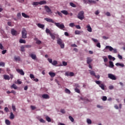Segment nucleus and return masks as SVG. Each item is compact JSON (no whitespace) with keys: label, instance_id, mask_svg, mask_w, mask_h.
I'll list each match as a JSON object with an SVG mask.
<instances>
[{"label":"nucleus","instance_id":"obj_1","mask_svg":"<svg viewBox=\"0 0 125 125\" xmlns=\"http://www.w3.org/2000/svg\"><path fill=\"white\" fill-rule=\"evenodd\" d=\"M57 42L58 44H59L61 46V48H64L65 47V44L63 42V41L61 40V39L59 38L57 40Z\"/></svg>","mask_w":125,"mask_h":125},{"label":"nucleus","instance_id":"obj_2","mask_svg":"<svg viewBox=\"0 0 125 125\" xmlns=\"http://www.w3.org/2000/svg\"><path fill=\"white\" fill-rule=\"evenodd\" d=\"M84 14V13L83 11H80L77 16V17L78 19H80V20H83V19H84V16L83 15Z\"/></svg>","mask_w":125,"mask_h":125},{"label":"nucleus","instance_id":"obj_3","mask_svg":"<svg viewBox=\"0 0 125 125\" xmlns=\"http://www.w3.org/2000/svg\"><path fill=\"white\" fill-rule=\"evenodd\" d=\"M55 25L58 27V28H59L61 29V30H63L65 28V25L63 24V23L60 24L59 22H55Z\"/></svg>","mask_w":125,"mask_h":125},{"label":"nucleus","instance_id":"obj_4","mask_svg":"<svg viewBox=\"0 0 125 125\" xmlns=\"http://www.w3.org/2000/svg\"><path fill=\"white\" fill-rule=\"evenodd\" d=\"M21 35L22 39H26L27 38V31L26 29L23 28L21 31Z\"/></svg>","mask_w":125,"mask_h":125},{"label":"nucleus","instance_id":"obj_5","mask_svg":"<svg viewBox=\"0 0 125 125\" xmlns=\"http://www.w3.org/2000/svg\"><path fill=\"white\" fill-rule=\"evenodd\" d=\"M105 49H109V51H112V50H113L114 53H117V52H118L117 49H114L111 46H106Z\"/></svg>","mask_w":125,"mask_h":125},{"label":"nucleus","instance_id":"obj_6","mask_svg":"<svg viewBox=\"0 0 125 125\" xmlns=\"http://www.w3.org/2000/svg\"><path fill=\"white\" fill-rule=\"evenodd\" d=\"M108 77L109 79H110V80H112V81H116V80H117V77L111 73L108 74Z\"/></svg>","mask_w":125,"mask_h":125},{"label":"nucleus","instance_id":"obj_7","mask_svg":"<svg viewBox=\"0 0 125 125\" xmlns=\"http://www.w3.org/2000/svg\"><path fill=\"white\" fill-rule=\"evenodd\" d=\"M44 20H45L47 22H49V23H53V24L55 23V21H53L52 19H50L48 18H45L44 19Z\"/></svg>","mask_w":125,"mask_h":125},{"label":"nucleus","instance_id":"obj_8","mask_svg":"<svg viewBox=\"0 0 125 125\" xmlns=\"http://www.w3.org/2000/svg\"><path fill=\"white\" fill-rule=\"evenodd\" d=\"M16 71L19 74H20L21 76H24L25 75V73L23 71L22 69H17Z\"/></svg>","mask_w":125,"mask_h":125},{"label":"nucleus","instance_id":"obj_9","mask_svg":"<svg viewBox=\"0 0 125 125\" xmlns=\"http://www.w3.org/2000/svg\"><path fill=\"white\" fill-rule=\"evenodd\" d=\"M44 9L45 10H46V12H47V13H51V9H50V8H49V7H48V6L45 5L44 6Z\"/></svg>","mask_w":125,"mask_h":125},{"label":"nucleus","instance_id":"obj_10","mask_svg":"<svg viewBox=\"0 0 125 125\" xmlns=\"http://www.w3.org/2000/svg\"><path fill=\"white\" fill-rule=\"evenodd\" d=\"M11 33L12 36H16L17 35H18V32H17V31L15 30L14 29H11Z\"/></svg>","mask_w":125,"mask_h":125},{"label":"nucleus","instance_id":"obj_11","mask_svg":"<svg viewBox=\"0 0 125 125\" xmlns=\"http://www.w3.org/2000/svg\"><path fill=\"white\" fill-rule=\"evenodd\" d=\"M65 76L67 77H73L74 76V73L73 72H66L65 74Z\"/></svg>","mask_w":125,"mask_h":125},{"label":"nucleus","instance_id":"obj_12","mask_svg":"<svg viewBox=\"0 0 125 125\" xmlns=\"http://www.w3.org/2000/svg\"><path fill=\"white\" fill-rule=\"evenodd\" d=\"M29 56L33 60H37V55L36 54H29Z\"/></svg>","mask_w":125,"mask_h":125},{"label":"nucleus","instance_id":"obj_13","mask_svg":"<svg viewBox=\"0 0 125 125\" xmlns=\"http://www.w3.org/2000/svg\"><path fill=\"white\" fill-rule=\"evenodd\" d=\"M42 97L44 99H49L50 98L49 96L47 94H43L42 95Z\"/></svg>","mask_w":125,"mask_h":125},{"label":"nucleus","instance_id":"obj_14","mask_svg":"<svg viewBox=\"0 0 125 125\" xmlns=\"http://www.w3.org/2000/svg\"><path fill=\"white\" fill-rule=\"evenodd\" d=\"M86 28H87V30L88 31V32H92V29L91 28V27H90V25L89 24L87 25Z\"/></svg>","mask_w":125,"mask_h":125},{"label":"nucleus","instance_id":"obj_15","mask_svg":"<svg viewBox=\"0 0 125 125\" xmlns=\"http://www.w3.org/2000/svg\"><path fill=\"white\" fill-rule=\"evenodd\" d=\"M91 62H92V59H91V58H87V63H88V64H90V63H91Z\"/></svg>","mask_w":125,"mask_h":125},{"label":"nucleus","instance_id":"obj_16","mask_svg":"<svg viewBox=\"0 0 125 125\" xmlns=\"http://www.w3.org/2000/svg\"><path fill=\"white\" fill-rule=\"evenodd\" d=\"M49 75L50 76L51 78H54L56 76V74L54 72H49Z\"/></svg>","mask_w":125,"mask_h":125},{"label":"nucleus","instance_id":"obj_17","mask_svg":"<svg viewBox=\"0 0 125 125\" xmlns=\"http://www.w3.org/2000/svg\"><path fill=\"white\" fill-rule=\"evenodd\" d=\"M22 16L24 17V18H30V16H28V15L25 14V13H21Z\"/></svg>","mask_w":125,"mask_h":125},{"label":"nucleus","instance_id":"obj_18","mask_svg":"<svg viewBox=\"0 0 125 125\" xmlns=\"http://www.w3.org/2000/svg\"><path fill=\"white\" fill-rule=\"evenodd\" d=\"M61 13H62L64 15H68L69 13H68V11L66 10H63L61 11Z\"/></svg>","mask_w":125,"mask_h":125},{"label":"nucleus","instance_id":"obj_19","mask_svg":"<svg viewBox=\"0 0 125 125\" xmlns=\"http://www.w3.org/2000/svg\"><path fill=\"white\" fill-rule=\"evenodd\" d=\"M3 78L4 80H7L8 81H9L10 80V77L8 75H4L3 76Z\"/></svg>","mask_w":125,"mask_h":125},{"label":"nucleus","instance_id":"obj_20","mask_svg":"<svg viewBox=\"0 0 125 125\" xmlns=\"http://www.w3.org/2000/svg\"><path fill=\"white\" fill-rule=\"evenodd\" d=\"M37 26L39 27V28H41V29H43L44 28V25L41 23H38Z\"/></svg>","mask_w":125,"mask_h":125},{"label":"nucleus","instance_id":"obj_21","mask_svg":"<svg viewBox=\"0 0 125 125\" xmlns=\"http://www.w3.org/2000/svg\"><path fill=\"white\" fill-rule=\"evenodd\" d=\"M47 2L45 0H42L39 2V4L40 5H42V4H46Z\"/></svg>","mask_w":125,"mask_h":125},{"label":"nucleus","instance_id":"obj_22","mask_svg":"<svg viewBox=\"0 0 125 125\" xmlns=\"http://www.w3.org/2000/svg\"><path fill=\"white\" fill-rule=\"evenodd\" d=\"M51 39L53 40H55V34L54 33H50V34Z\"/></svg>","mask_w":125,"mask_h":125},{"label":"nucleus","instance_id":"obj_23","mask_svg":"<svg viewBox=\"0 0 125 125\" xmlns=\"http://www.w3.org/2000/svg\"><path fill=\"white\" fill-rule=\"evenodd\" d=\"M116 66L117 67H119V66H120V67H125V64L123 63H116L115 64Z\"/></svg>","mask_w":125,"mask_h":125},{"label":"nucleus","instance_id":"obj_24","mask_svg":"<svg viewBox=\"0 0 125 125\" xmlns=\"http://www.w3.org/2000/svg\"><path fill=\"white\" fill-rule=\"evenodd\" d=\"M89 72H90V74L91 76H95V72L93 70H89Z\"/></svg>","mask_w":125,"mask_h":125},{"label":"nucleus","instance_id":"obj_25","mask_svg":"<svg viewBox=\"0 0 125 125\" xmlns=\"http://www.w3.org/2000/svg\"><path fill=\"white\" fill-rule=\"evenodd\" d=\"M14 118H15L14 114H13V113L11 112L10 113V119L11 120H13V119H14Z\"/></svg>","mask_w":125,"mask_h":125},{"label":"nucleus","instance_id":"obj_26","mask_svg":"<svg viewBox=\"0 0 125 125\" xmlns=\"http://www.w3.org/2000/svg\"><path fill=\"white\" fill-rule=\"evenodd\" d=\"M87 3H96V1L93 0H88Z\"/></svg>","mask_w":125,"mask_h":125},{"label":"nucleus","instance_id":"obj_27","mask_svg":"<svg viewBox=\"0 0 125 125\" xmlns=\"http://www.w3.org/2000/svg\"><path fill=\"white\" fill-rule=\"evenodd\" d=\"M103 58L104 59V63H107V62H108V58L107 57H106L105 56H104L103 57Z\"/></svg>","mask_w":125,"mask_h":125},{"label":"nucleus","instance_id":"obj_28","mask_svg":"<svg viewBox=\"0 0 125 125\" xmlns=\"http://www.w3.org/2000/svg\"><path fill=\"white\" fill-rule=\"evenodd\" d=\"M11 88H14V89H17V88H18V87L15 84H13V85H12Z\"/></svg>","mask_w":125,"mask_h":125},{"label":"nucleus","instance_id":"obj_29","mask_svg":"<svg viewBox=\"0 0 125 125\" xmlns=\"http://www.w3.org/2000/svg\"><path fill=\"white\" fill-rule=\"evenodd\" d=\"M99 86L103 89V90H105V85H104V84H101L99 85Z\"/></svg>","mask_w":125,"mask_h":125},{"label":"nucleus","instance_id":"obj_30","mask_svg":"<svg viewBox=\"0 0 125 125\" xmlns=\"http://www.w3.org/2000/svg\"><path fill=\"white\" fill-rule=\"evenodd\" d=\"M14 59L15 61H20L21 60V59L20 58V57H14Z\"/></svg>","mask_w":125,"mask_h":125},{"label":"nucleus","instance_id":"obj_31","mask_svg":"<svg viewBox=\"0 0 125 125\" xmlns=\"http://www.w3.org/2000/svg\"><path fill=\"white\" fill-rule=\"evenodd\" d=\"M114 63H113V62L110 61L109 62V67L110 68H113L114 67Z\"/></svg>","mask_w":125,"mask_h":125},{"label":"nucleus","instance_id":"obj_32","mask_svg":"<svg viewBox=\"0 0 125 125\" xmlns=\"http://www.w3.org/2000/svg\"><path fill=\"white\" fill-rule=\"evenodd\" d=\"M45 119L46 121L48 122V123H50V122H51V119H50L49 117L47 116H46Z\"/></svg>","mask_w":125,"mask_h":125},{"label":"nucleus","instance_id":"obj_33","mask_svg":"<svg viewBox=\"0 0 125 125\" xmlns=\"http://www.w3.org/2000/svg\"><path fill=\"white\" fill-rule=\"evenodd\" d=\"M69 4H70V6H72V7H76V6H77L76 5V4H75V3H74L72 2H70Z\"/></svg>","mask_w":125,"mask_h":125},{"label":"nucleus","instance_id":"obj_34","mask_svg":"<svg viewBox=\"0 0 125 125\" xmlns=\"http://www.w3.org/2000/svg\"><path fill=\"white\" fill-rule=\"evenodd\" d=\"M19 42L20 43H26V41L25 40L20 39Z\"/></svg>","mask_w":125,"mask_h":125},{"label":"nucleus","instance_id":"obj_35","mask_svg":"<svg viewBox=\"0 0 125 125\" xmlns=\"http://www.w3.org/2000/svg\"><path fill=\"white\" fill-rule=\"evenodd\" d=\"M25 46H21V51H22V52H24L25 51Z\"/></svg>","mask_w":125,"mask_h":125},{"label":"nucleus","instance_id":"obj_36","mask_svg":"<svg viewBox=\"0 0 125 125\" xmlns=\"http://www.w3.org/2000/svg\"><path fill=\"white\" fill-rule=\"evenodd\" d=\"M40 4V2H33L32 3L33 5H35L36 6L39 5Z\"/></svg>","mask_w":125,"mask_h":125},{"label":"nucleus","instance_id":"obj_37","mask_svg":"<svg viewBox=\"0 0 125 125\" xmlns=\"http://www.w3.org/2000/svg\"><path fill=\"white\" fill-rule=\"evenodd\" d=\"M65 93H67L68 94H70V93H71V91H70V90H69L68 89L66 88L65 89Z\"/></svg>","mask_w":125,"mask_h":125},{"label":"nucleus","instance_id":"obj_38","mask_svg":"<svg viewBox=\"0 0 125 125\" xmlns=\"http://www.w3.org/2000/svg\"><path fill=\"white\" fill-rule=\"evenodd\" d=\"M45 32L46 34H49V35L51 34V32H50V30H49L48 28L46 29Z\"/></svg>","mask_w":125,"mask_h":125},{"label":"nucleus","instance_id":"obj_39","mask_svg":"<svg viewBox=\"0 0 125 125\" xmlns=\"http://www.w3.org/2000/svg\"><path fill=\"white\" fill-rule=\"evenodd\" d=\"M5 124L7 125H10V121H9V120L6 119L5 120Z\"/></svg>","mask_w":125,"mask_h":125},{"label":"nucleus","instance_id":"obj_40","mask_svg":"<svg viewBox=\"0 0 125 125\" xmlns=\"http://www.w3.org/2000/svg\"><path fill=\"white\" fill-rule=\"evenodd\" d=\"M75 90L76 92H77V93H80L81 92V91L80 89H79V88H78V87L75 88Z\"/></svg>","mask_w":125,"mask_h":125},{"label":"nucleus","instance_id":"obj_41","mask_svg":"<svg viewBox=\"0 0 125 125\" xmlns=\"http://www.w3.org/2000/svg\"><path fill=\"white\" fill-rule=\"evenodd\" d=\"M69 119L71 121V122H72V123L74 122V118L72 116H69Z\"/></svg>","mask_w":125,"mask_h":125},{"label":"nucleus","instance_id":"obj_42","mask_svg":"<svg viewBox=\"0 0 125 125\" xmlns=\"http://www.w3.org/2000/svg\"><path fill=\"white\" fill-rule=\"evenodd\" d=\"M87 124H88V125H91V123H92L91 120H90L89 119H87Z\"/></svg>","mask_w":125,"mask_h":125},{"label":"nucleus","instance_id":"obj_43","mask_svg":"<svg viewBox=\"0 0 125 125\" xmlns=\"http://www.w3.org/2000/svg\"><path fill=\"white\" fill-rule=\"evenodd\" d=\"M75 35H80V34H81V31L79 30H76L75 31Z\"/></svg>","mask_w":125,"mask_h":125},{"label":"nucleus","instance_id":"obj_44","mask_svg":"<svg viewBox=\"0 0 125 125\" xmlns=\"http://www.w3.org/2000/svg\"><path fill=\"white\" fill-rule=\"evenodd\" d=\"M95 83H97V84H98L99 86L101 84V81H95Z\"/></svg>","mask_w":125,"mask_h":125},{"label":"nucleus","instance_id":"obj_45","mask_svg":"<svg viewBox=\"0 0 125 125\" xmlns=\"http://www.w3.org/2000/svg\"><path fill=\"white\" fill-rule=\"evenodd\" d=\"M12 110L14 111V112H16V107H15V105H12Z\"/></svg>","mask_w":125,"mask_h":125},{"label":"nucleus","instance_id":"obj_46","mask_svg":"<svg viewBox=\"0 0 125 125\" xmlns=\"http://www.w3.org/2000/svg\"><path fill=\"white\" fill-rule=\"evenodd\" d=\"M24 47H25V48H31L32 47V45H24Z\"/></svg>","mask_w":125,"mask_h":125},{"label":"nucleus","instance_id":"obj_47","mask_svg":"<svg viewBox=\"0 0 125 125\" xmlns=\"http://www.w3.org/2000/svg\"><path fill=\"white\" fill-rule=\"evenodd\" d=\"M30 78L32 79V80H34L35 79V76H34V74H30Z\"/></svg>","mask_w":125,"mask_h":125},{"label":"nucleus","instance_id":"obj_48","mask_svg":"<svg viewBox=\"0 0 125 125\" xmlns=\"http://www.w3.org/2000/svg\"><path fill=\"white\" fill-rule=\"evenodd\" d=\"M69 27H71V28H73V27H75V23H74V22L70 23L69 24Z\"/></svg>","mask_w":125,"mask_h":125},{"label":"nucleus","instance_id":"obj_49","mask_svg":"<svg viewBox=\"0 0 125 125\" xmlns=\"http://www.w3.org/2000/svg\"><path fill=\"white\" fill-rule=\"evenodd\" d=\"M0 66H1L2 67H4V66H5V63L3 62H0Z\"/></svg>","mask_w":125,"mask_h":125},{"label":"nucleus","instance_id":"obj_50","mask_svg":"<svg viewBox=\"0 0 125 125\" xmlns=\"http://www.w3.org/2000/svg\"><path fill=\"white\" fill-rule=\"evenodd\" d=\"M52 65H54V66H55V65H57V61H54L52 62Z\"/></svg>","mask_w":125,"mask_h":125},{"label":"nucleus","instance_id":"obj_51","mask_svg":"<svg viewBox=\"0 0 125 125\" xmlns=\"http://www.w3.org/2000/svg\"><path fill=\"white\" fill-rule=\"evenodd\" d=\"M0 49H1L2 50H3V49H4V47L2 45V43H0Z\"/></svg>","mask_w":125,"mask_h":125},{"label":"nucleus","instance_id":"obj_52","mask_svg":"<svg viewBox=\"0 0 125 125\" xmlns=\"http://www.w3.org/2000/svg\"><path fill=\"white\" fill-rule=\"evenodd\" d=\"M103 101H106L107 100V97L106 96H103L102 98Z\"/></svg>","mask_w":125,"mask_h":125},{"label":"nucleus","instance_id":"obj_53","mask_svg":"<svg viewBox=\"0 0 125 125\" xmlns=\"http://www.w3.org/2000/svg\"><path fill=\"white\" fill-rule=\"evenodd\" d=\"M36 42L37 44H41L42 41H41L40 40H37Z\"/></svg>","mask_w":125,"mask_h":125},{"label":"nucleus","instance_id":"obj_54","mask_svg":"<svg viewBox=\"0 0 125 125\" xmlns=\"http://www.w3.org/2000/svg\"><path fill=\"white\" fill-rule=\"evenodd\" d=\"M61 113H62V114H65L66 111H65V109H61Z\"/></svg>","mask_w":125,"mask_h":125},{"label":"nucleus","instance_id":"obj_55","mask_svg":"<svg viewBox=\"0 0 125 125\" xmlns=\"http://www.w3.org/2000/svg\"><path fill=\"white\" fill-rule=\"evenodd\" d=\"M96 46H97V47H99V48H101V45H100V42H98V43H97Z\"/></svg>","mask_w":125,"mask_h":125},{"label":"nucleus","instance_id":"obj_56","mask_svg":"<svg viewBox=\"0 0 125 125\" xmlns=\"http://www.w3.org/2000/svg\"><path fill=\"white\" fill-rule=\"evenodd\" d=\"M96 79H97V80H99L100 79V75H95V76H94Z\"/></svg>","mask_w":125,"mask_h":125},{"label":"nucleus","instance_id":"obj_57","mask_svg":"<svg viewBox=\"0 0 125 125\" xmlns=\"http://www.w3.org/2000/svg\"><path fill=\"white\" fill-rule=\"evenodd\" d=\"M57 13L58 14V15H59V16H61V17H62V13H61L60 12L57 11Z\"/></svg>","mask_w":125,"mask_h":125},{"label":"nucleus","instance_id":"obj_58","mask_svg":"<svg viewBox=\"0 0 125 125\" xmlns=\"http://www.w3.org/2000/svg\"><path fill=\"white\" fill-rule=\"evenodd\" d=\"M114 89V86L113 85H110L109 86V89H110V90H111L112 89Z\"/></svg>","mask_w":125,"mask_h":125},{"label":"nucleus","instance_id":"obj_59","mask_svg":"<svg viewBox=\"0 0 125 125\" xmlns=\"http://www.w3.org/2000/svg\"><path fill=\"white\" fill-rule=\"evenodd\" d=\"M67 62H62V65L63 66H67Z\"/></svg>","mask_w":125,"mask_h":125},{"label":"nucleus","instance_id":"obj_60","mask_svg":"<svg viewBox=\"0 0 125 125\" xmlns=\"http://www.w3.org/2000/svg\"><path fill=\"white\" fill-rule=\"evenodd\" d=\"M118 57L119 59H121V60L123 59V56H121V55L120 54L118 55Z\"/></svg>","mask_w":125,"mask_h":125},{"label":"nucleus","instance_id":"obj_61","mask_svg":"<svg viewBox=\"0 0 125 125\" xmlns=\"http://www.w3.org/2000/svg\"><path fill=\"white\" fill-rule=\"evenodd\" d=\"M48 61L49 62V63H51V64H52V59L48 58Z\"/></svg>","mask_w":125,"mask_h":125},{"label":"nucleus","instance_id":"obj_62","mask_svg":"<svg viewBox=\"0 0 125 125\" xmlns=\"http://www.w3.org/2000/svg\"><path fill=\"white\" fill-rule=\"evenodd\" d=\"M6 51H7L6 50H4L2 51L1 52L2 54H5V53H6Z\"/></svg>","mask_w":125,"mask_h":125},{"label":"nucleus","instance_id":"obj_63","mask_svg":"<svg viewBox=\"0 0 125 125\" xmlns=\"http://www.w3.org/2000/svg\"><path fill=\"white\" fill-rule=\"evenodd\" d=\"M40 123H45V121L42 119H40Z\"/></svg>","mask_w":125,"mask_h":125},{"label":"nucleus","instance_id":"obj_64","mask_svg":"<svg viewBox=\"0 0 125 125\" xmlns=\"http://www.w3.org/2000/svg\"><path fill=\"white\" fill-rule=\"evenodd\" d=\"M31 108L32 110H35V109H36V106H35L34 105H31Z\"/></svg>","mask_w":125,"mask_h":125}]
</instances>
